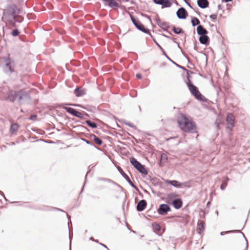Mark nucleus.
<instances>
[{
    "instance_id": "9b49d317",
    "label": "nucleus",
    "mask_w": 250,
    "mask_h": 250,
    "mask_svg": "<svg viewBox=\"0 0 250 250\" xmlns=\"http://www.w3.org/2000/svg\"><path fill=\"white\" fill-rule=\"evenodd\" d=\"M146 206V201L142 200L140 201L137 205V209L139 211H143Z\"/></svg>"
},
{
    "instance_id": "bb28decb",
    "label": "nucleus",
    "mask_w": 250,
    "mask_h": 250,
    "mask_svg": "<svg viewBox=\"0 0 250 250\" xmlns=\"http://www.w3.org/2000/svg\"><path fill=\"white\" fill-rule=\"evenodd\" d=\"M173 31L176 34H179L181 32L182 29L180 28L174 27Z\"/></svg>"
},
{
    "instance_id": "1a4fd4ad",
    "label": "nucleus",
    "mask_w": 250,
    "mask_h": 250,
    "mask_svg": "<svg viewBox=\"0 0 250 250\" xmlns=\"http://www.w3.org/2000/svg\"><path fill=\"white\" fill-rule=\"evenodd\" d=\"M131 19L133 23L135 25L137 28L144 32H147V30L145 29L144 25H142L139 21H137L136 20L133 19V18H132Z\"/></svg>"
},
{
    "instance_id": "7c9ffc66",
    "label": "nucleus",
    "mask_w": 250,
    "mask_h": 250,
    "mask_svg": "<svg viewBox=\"0 0 250 250\" xmlns=\"http://www.w3.org/2000/svg\"><path fill=\"white\" fill-rule=\"evenodd\" d=\"M176 196V195L174 193H171L169 194L167 196V199L168 200L171 199L173 198V197H175Z\"/></svg>"
},
{
    "instance_id": "423d86ee",
    "label": "nucleus",
    "mask_w": 250,
    "mask_h": 250,
    "mask_svg": "<svg viewBox=\"0 0 250 250\" xmlns=\"http://www.w3.org/2000/svg\"><path fill=\"white\" fill-rule=\"evenodd\" d=\"M227 126L228 129L231 130L234 126V117L231 114H229L227 118Z\"/></svg>"
},
{
    "instance_id": "2f4dec72",
    "label": "nucleus",
    "mask_w": 250,
    "mask_h": 250,
    "mask_svg": "<svg viewBox=\"0 0 250 250\" xmlns=\"http://www.w3.org/2000/svg\"><path fill=\"white\" fill-rule=\"evenodd\" d=\"M227 186V183L226 182L223 183L221 186V188L223 190Z\"/></svg>"
},
{
    "instance_id": "4be33fe9",
    "label": "nucleus",
    "mask_w": 250,
    "mask_h": 250,
    "mask_svg": "<svg viewBox=\"0 0 250 250\" xmlns=\"http://www.w3.org/2000/svg\"><path fill=\"white\" fill-rule=\"evenodd\" d=\"M18 129V125L16 124H12L11 126L10 131L12 133H15Z\"/></svg>"
},
{
    "instance_id": "393cba45",
    "label": "nucleus",
    "mask_w": 250,
    "mask_h": 250,
    "mask_svg": "<svg viewBox=\"0 0 250 250\" xmlns=\"http://www.w3.org/2000/svg\"><path fill=\"white\" fill-rule=\"evenodd\" d=\"M153 229L155 232H158L159 230H160L161 227L160 225L157 224H155L153 225Z\"/></svg>"
},
{
    "instance_id": "aec40b11",
    "label": "nucleus",
    "mask_w": 250,
    "mask_h": 250,
    "mask_svg": "<svg viewBox=\"0 0 250 250\" xmlns=\"http://www.w3.org/2000/svg\"><path fill=\"white\" fill-rule=\"evenodd\" d=\"M167 160V156L166 153H162L161 155L160 163H165Z\"/></svg>"
},
{
    "instance_id": "4468645a",
    "label": "nucleus",
    "mask_w": 250,
    "mask_h": 250,
    "mask_svg": "<svg viewBox=\"0 0 250 250\" xmlns=\"http://www.w3.org/2000/svg\"><path fill=\"white\" fill-rule=\"evenodd\" d=\"M172 204L175 208L179 209L182 206V201L180 199H176L173 201Z\"/></svg>"
},
{
    "instance_id": "dca6fc26",
    "label": "nucleus",
    "mask_w": 250,
    "mask_h": 250,
    "mask_svg": "<svg viewBox=\"0 0 250 250\" xmlns=\"http://www.w3.org/2000/svg\"><path fill=\"white\" fill-rule=\"evenodd\" d=\"M197 32L199 35H204L207 34V31L201 25H199L197 28Z\"/></svg>"
},
{
    "instance_id": "ea45409f",
    "label": "nucleus",
    "mask_w": 250,
    "mask_h": 250,
    "mask_svg": "<svg viewBox=\"0 0 250 250\" xmlns=\"http://www.w3.org/2000/svg\"><path fill=\"white\" fill-rule=\"evenodd\" d=\"M231 231H226V232H225V233H229V232H231Z\"/></svg>"
},
{
    "instance_id": "e433bc0d",
    "label": "nucleus",
    "mask_w": 250,
    "mask_h": 250,
    "mask_svg": "<svg viewBox=\"0 0 250 250\" xmlns=\"http://www.w3.org/2000/svg\"><path fill=\"white\" fill-rule=\"evenodd\" d=\"M126 125L131 127L133 126L131 123H127Z\"/></svg>"
},
{
    "instance_id": "4c0bfd02",
    "label": "nucleus",
    "mask_w": 250,
    "mask_h": 250,
    "mask_svg": "<svg viewBox=\"0 0 250 250\" xmlns=\"http://www.w3.org/2000/svg\"><path fill=\"white\" fill-rule=\"evenodd\" d=\"M231 0H224V1H225V2H229V1H231Z\"/></svg>"
},
{
    "instance_id": "f8f14e48",
    "label": "nucleus",
    "mask_w": 250,
    "mask_h": 250,
    "mask_svg": "<svg viewBox=\"0 0 250 250\" xmlns=\"http://www.w3.org/2000/svg\"><path fill=\"white\" fill-rule=\"evenodd\" d=\"M105 4L108 5L111 7H118V4L114 0H103Z\"/></svg>"
},
{
    "instance_id": "6e6552de",
    "label": "nucleus",
    "mask_w": 250,
    "mask_h": 250,
    "mask_svg": "<svg viewBox=\"0 0 250 250\" xmlns=\"http://www.w3.org/2000/svg\"><path fill=\"white\" fill-rule=\"evenodd\" d=\"M153 1L158 4L161 5L165 7H169L172 4V0H153Z\"/></svg>"
},
{
    "instance_id": "79ce46f5",
    "label": "nucleus",
    "mask_w": 250,
    "mask_h": 250,
    "mask_svg": "<svg viewBox=\"0 0 250 250\" xmlns=\"http://www.w3.org/2000/svg\"><path fill=\"white\" fill-rule=\"evenodd\" d=\"M216 212L217 214H218V211L217 210L216 211Z\"/></svg>"
},
{
    "instance_id": "473e14b6",
    "label": "nucleus",
    "mask_w": 250,
    "mask_h": 250,
    "mask_svg": "<svg viewBox=\"0 0 250 250\" xmlns=\"http://www.w3.org/2000/svg\"><path fill=\"white\" fill-rule=\"evenodd\" d=\"M217 16L215 14L211 15L210 16V19L212 20H215L216 19Z\"/></svg>"
},
{
    "instance_id": "412c9836",
    "label": "nucleus",
    "mask_w": 250,
    "mask_h": 250,
    "mask_svg": "<svg viewBox=\"0 0 250 250\" xmlns=\"http://www.w3.org/2000/svg\"><path fill=\"white\" fill-rule=\"evenodd\" d=\"M198 225V229H197V231H198V233L200 234L203 232V231L204 230V224L202 222H199Z\"/></svg>"
},
{
    "instance_id": "39448f33",
    "label": "nucleus",
    "mask_w": 250,
    "mask_h": 250,
    "mask_svg": "<svg viewBox=\"0 0 250 250\" xmlns=\"http://www.w3.org/2000/svg\"><path fill=\"white\" fill-rule=\"evenodd\" d=\"M165 182L170 184L176 188H182L183 187H187V184L186 183H181L176 180L170 181L166 180Z\"/></svg>"
},
{
    "instance_id": "0eeeda50",
    "label": "nucleus",
    "mask_w": 250,
    "mask_h": 250,
    "mask_svg": "<svg viewBox=\"0 0 250 250\" xmlns=\"http://www.w3.org/2000/svg\"><path fill=\"white\" fill-rule=\"evenodd\" d=\"M170 210V208L167 204H162L160 206L158 212L159 214L163 215L166 214Z\"/></svg>"
},
{
    "instance_id": "c756f323",
    "label": "nucleus",
    "mask_w": 250,
    "mask_h": 250,
    "mask_svg": "<svg viewBox=\"0 0 250 250\" xmlns=\"http://www.w3.org/2000/svg\"><path fill=\"white\" fill-rule=\"evenodd\" d=\"M12 34L13 36H17L18 34H19V31L17 29H15L12 32Z\"/></svg>"
},
{
    "instance_id": "6ab92c4d",
    "label": "nucleus",
    "mask_w": 250,
    "mask_h": 250,
    "mask_svg": "<svg viewBox=\"0 0 250 250\" xmlns=\"http://www.w3.org/2000/svg\"><path fill=\"white\" fill-rule=\"evenodd\" d=\"M157 24L163 29H166L168 27L167 24L164 21L159 20L157 21Z\"/></svg>"
},
{
    "instance_id": "58836bf2",
    "label": "nucleus",
    "mask_w": 250,
    "mask_h": 250,
    "mask_svg": "<svg viewBox=\"0 0 250 250\" xmlns=\"http://www.w3.org/2000/svg\"><path fill=\"white\" fill-rule=\"evenodd\" d=\"M224 232H221L220 233V234H221V235H224Z\"/></svg>"
},
{
    "instance_id": "b1692460",
    "label": "nucleus",
    "mask_w": 250,
    "mask_h": 250,
    "mask_svg": "<svg viewBox=\"0 0 250 250\" xmlns=\"http://www.w3.org/2000/svg\"><path fill=\"white\" fill-rule=\"evenodd\" d=\"M191 23L193 26H195L199 24V20L197 18H193L191 20Z\"/></svg>"
},
{
    "instance_id": "a878e982",
    "label": "nucleus",
    "mask_w": 250,
    "mask_h": 250,
    "mask_svg": "<svg viewBox=\"0 0 250 250\" xmlns=\"http://www.w3.org/2000/svg\"><path fill=\"white\" fill-rule=\"evenodd\" d=\"M86 123L89 126H90L92 128H95L97 126V125L95 123L91 122L89 121H87Z\"/></svg>"
},
{
    "instance_id": "20e7f679",
    "label": "nucleus",
    "mask_w": 250,
    "mask_h": 250,
    "mask_svg": "<svg viewBox=\"0 0 250 250\" xmlns=\"http://www.w3.org/2000/svg\"><path fill=\"white\" fill-rule=\"evenodd\" d=\"M188 85L191 93L195 96L196 99L199 100H203V96L201 95V94L194 85L189 83H188Z\"/></svg>"
},
{
    "instance_id": "ddd939ff",
    "label": "nucleus",
    "mask_w": 250,
    "mask_h": 250,
    "mask_svg": "<svg viewBox=\"0 0 250 250\" xmlns=\"http://www.w3.org/2000/svg\"><path fill=\"white\" fill-rule=\"evenodd\" d=\"M3 62H4V64L5 65V70L6 71H10L11 72V60L9 58H4L3 59Z\"/></svg>"
},
{
    "instance_id": "f3484780",
    "label": "nucleus",
    "mask_w": 250,
    "mask_h": 250,
    "mask_svg": "<svg viewBox=\"0 0 250 250\" xmlns=\"http://www.w3.org/2000/svg\"><path fill=\"white\" fill-rule=\"evenodd\" d=\"M74 93L77 97L83 96L85 93V91L83 89L79 88H76L74 91Z\"/></svg>"
},
{
    "instance_id": "72a5a7b5",
    "label": "nucleus",
    "mask_w": 250,
    "mask_h": 250,
    "mask_svg": "<svg viewBox=\"0 0 250 250\" xmlns=\"http://www.w3.org/2000/svg\"><path fill=\"white\" fill-rule=\"evenodd\" d=\"M136 77L138 79H141V75L140 74H136Z\"/></svg>"
},
{
    "instance_id": "c9c22d12",
    "label": "nucleus",
    "mask_w": 250,
    "mask_h": 250,
    "mask_svg": "<svg viewBox=\"0 0 250 250\" xmlns=\"http://www.w3.org/2000/svg\"><path fill=\"white\" fill-rule=\"evenodd\" d=\"M246 250H247L248 249V241H247V240L246 239Z\"/></svg>"
},
{
    "instance_id": "37998d69",
    "label": "nucleus",
    "mask_w": 250,
    "mask_h": 250,
    "mask_svg": "<svg viewBox=\"0 0 250 250\" xmlns=\"http://www.w3.org/2000/svg\"><path fill=\"white\" fill-rule=\"evenodd\" d=\"M73 106H76L77 105L76 104H73Z\"/></svg>"
},
{
    "instance_id": "a19ab883",
    "label": "nucleus",
    "mask_w": 250,
    "mask_h": 250,
    "mask_svg": "<svg viewBox=\"0 0 250 250\" xmlns=\"http://www.w3.org/2000/svg\"><path fill=\"white\" fill-rule=\"evenodd\" d=\"M102 246H103L104 247H106V246H105L104 245V244H102Z\"/></svg>"
},
{
    "instance_id": "7ed1b4c3",
    "label": "nucleus",
    "mask_w": 250,
    "mask_h": 250,
    "mask_svg": "<svg viewBox=\"0 0 250 250\" xmlns=\"http://www.w3.org/2000/svg\"><path fill=\"white\" fill-rule=\"evenodd\" d=\"M130 162L134 167H135L141 173L144 175H146L147 174V172L145 169L144 166L141 164L134 158H131L130 159Z\"/></svg>"
},
{
    "instance_id": "cd10ccee",
    "label": "nucleus",
    "mask_w": 250,
    "mask_h": 250,
    "mask_svg": "<svg viewBox=\"0 0 250 250\" xmlns=\"http://www.w3.org/2000/svg\"><path fill=\"white\" fill-rule=\"evenodd\" d=\"M94 140L95 142L99 145H101L102 144V141L98 137H95Z\"/></svg>"
},
{
    "instance_id": "9d476101",
    "label": "nucleus",
    "mask_w": 250,
    "mask_h": 250,
    "mask_svg": "<svg viewBox=\"0 0 250 250\" xmlns=\"http://www.w3.org/2000/svg\"><path fill=\"white\" fill-rule=\"evenodd\" d=\"M177 17L179 19H184L186 18V11L184 8H180L177 12Z\"/></svg>"
},
{
    "instance_id": "a211bd4d",
    "label": "nucleus",
    "mask_w": 250,
    "mask_h": 250,
    "mask_svg": "<svg viewBox=\"0 0 250 250\" xmlns=\"http://www.w3.org/2000/svg\"><path fill=\"white\" fill-rule=\"evenodd\" d=\"M199 41L202 44H206L208 41V38L205 35H202L199 38Z\"/></svg>"
},
{
    "instance_id": "f03ea898",
    "label": "nucleus",
    "mask_w": 250,
    "mask_h": 250,
    "mask_svg": "<svg viewBox=\"0 0 250 250\" xmlns=\"http://www.w3.org/2000/svg\"><path fill=\"white\" fill-rule=\"evenodd\" d=\"M26 96V95L21 91L17 92L15 91L11 90L7 93V96L5 98L11 102L18 99L19 101L21 102V100Z\"/></svg>"
},
{
    "instance_id": "2eb2a0df",
    "label": "nucleus",
    "mask_w": 250,
    "mask_h": 250,
    "mask_svg": "<svg viewBox=\"0 0 250 250\" xmlns=\"http://www.w3.org/2000/svg\"><path fill=\"white\" fill-rule=\"evenodd\" d=\"M197 4L202 8H205L208 7V3L207 0H198Z\"/></svg>"
},
{
    "instance_id": "5701e85b",
    "label": "nucleus",
    "mask_w": 250,
    "mask_h": 250,
    "mask_svg": "<svg viewBox=\"0 0 250 250\" xmlns=\"http://www.w3.org/2000/svg\"><path fill=\"white\" fill-rule=\"evenodd\" d=\"M63 108L65 109L66 110V111L70 113L72 115H74V113L76 111V110H75L73 108H70V107H66V106H63Z\"/></svg>"
},
{
    "instance_id": "f704fd0d",
    "label": "nucleus",
    "mask_w": 250,
    "mask_h": 250,
    "mask_svg": "<svg viewBox=\"0 0 250 250\" xmlns=\"http://www.w3.org/2000/svg\"><path fill=\"white\" fill-rule=\"evenodd\" d=\"M36 118V115H33V116H32L30 117V119L32 120H34Z\"/></svg>"
},
{
    "instance_id": "c85d7f7f",
    "label": "nucleus",
    "mask_w": 250,
    "mask_h": 250,
    "mask_svg": "<svg viewBox=\"0 0 250 250\" xmlns=\"http://www.w3.org/2000/svg\"><path fill=\"white\" fill-rule=\"evenodd\" d=\"M73 115L76 116V117H82L81 113H80V112L77 111L76 110L75 111V112L74 113V114Z\"/></svg>"
},
{
    "instance_id": "f257e3e1",
    "label": "nucleus",
    "mask_w": 250,
    "mask_h": 250,
    "mask_svg": "<svg viewBox=\"0 0 250 250\" xmlns=\"http://www.w3.org/2000/svg\"><path fill=\"white\" fill-rule=\"evenodd\" d=\"M177 122L179 126L183 131L190 132L195 131L196 126L191 118L182 114L178 117Z\"/></svg>"
}]
</instances>
